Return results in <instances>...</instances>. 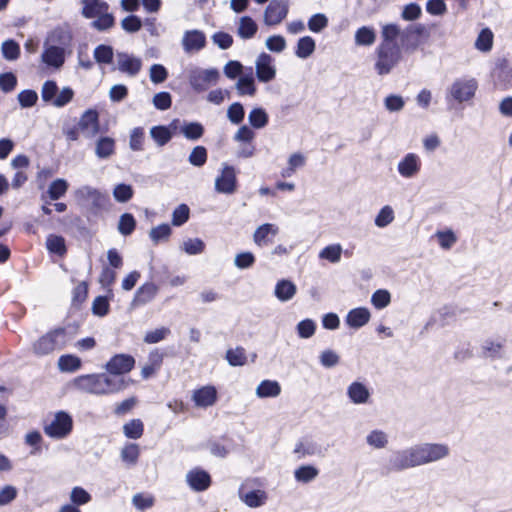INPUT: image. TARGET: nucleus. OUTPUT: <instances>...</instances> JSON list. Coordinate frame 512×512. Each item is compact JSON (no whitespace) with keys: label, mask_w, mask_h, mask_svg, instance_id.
Masks as SVG:
<instances>
[{"label":"nucleus","mask_w":512,"mask_h":512,"mask_svg":"<svg viewBox=\"0 0 512 512\" xmlns=\"http://www.w3.org/2000/svg\"><path fill=\"white\" fill-rule=\"evenodd\" d=\"M449 448L440 443H423L407 449L395 451L389 458L387 472L402 471L408 468L436 462L448 456Z\"/></svg>","instance_id":"f257e3e1"},{"label":"nucleus","mask_w":512,"mask_h":512,"mask_svg":"<svg viewBox=\"0 0 512 512\" xmlns=\"http://www.w3.org/2000/svg\"><path fill=\"white\" fill-rule=\"evenodd\" d=\"M73 385L81 392L94 395H108L125 389L127 382L123 378L99 373L78 376L74 379Z\"/></svg>","instance_id":"f03ea898"},{"label":"nucleus","mask_w":512,"mask_h":512,"mask_svg":"<svg viewBox=\"0 0 512 512\" xmlns=\"http://www.w3.org/2000/svg\"><path fill=\"white\" fill-rule=\"evenodd\" d=\"M81 15L93 19L91 26L98 31H106L115 24V18L109 11V4L104 0H81Z\"/></svg>","instance_id":"7ed1b4c3"},{"label":"nucleus","mask_w":512,"mask_h":512,"mask_svg":"<svg viewBox=\"0 0 512 512\" xmlns=\"http://www.w3.org/2000/svg\"><path fill=\"white\" fill-rule=\"evenodd\" d=\"M71 340L65 328L58 327L49 330L39 337L32 345L33 352L38 356L49 355L62 350Z\"/></svg>","instance_id":"20e7f679"},{"label":"nucleus","mask_w":512,"mask_h":512,"mask_svg":"<svg viewBox=\"0 0 512 512\" xmlns=\"http://www.w3.org/2000/svg\"><path fill=\"white\" fill-rule=\"evenodd\" d=\"M478 90V81L474 77L463 76L454 79L446 90V101L449 103H470Z\"/></svg>","instance_id":"39448f33"},{"label":"nucleus","mask_w":512,"mask_h":512,"mask_svg":"<svg viewBox=\"0 0 512 512\" xmlns=\"http://www.w3.org/2000/svg\"><path fill=\"white\" fill-rule=\"evenodd\" d=\"M73 97L74 91L72 88L66 86L60 90L57 83L53 80H47L42 85L41 98L43 102L56 108L66 106L72 101Z\"/></svg>","instance_id":"423d86ee"},{"label":"nucleus","mask_w":512,"mask_h":512,"mask_svg":"<svg viewBox=\"0 0 512 512\" xmlns=\"http://www.w3.org/2000/svg\"><path fill=\"white\" fill-rule=\"evenodd\" d=\"M376 55L375 69L379 75H386L401 60V49L399 46L379 44L376 48Z\"/></svg>","instance_id":"0eeeda50"},{"label":"nucleus","mask_w":512,"mask_h":512,"mask_svg":"<svg viewBox=\"0 0 512 512\" xmlns=\"http://www.w3.org/2000/svg\"><path fill=\"white\" fill-rule=\"evenodd\" d=\"M73 428L72 417L64 412H57L53 419L44 426V433L53 439H63L67 437Z\"/></svg>","instance_id":"6e6552de"},{"label":"nucleus","mask_w":512,"mask_h":512,"mask_svg":"<svg viewBox=\"0 0 512 512\" xmlns=\"http://www.w3.org/2000/svg\"><path fill=\"white\" fill-rule=\"evenodd\" d=\"M220 79V73L216 68L193 69L189 73V84L196 92H203L210 85H215Z\"/></svg>","instance_id":"1a4fd4ad"},{"label":"nucleus","mask_w":512,"mask_h":512,"mask_svg":"<svg viewBox=\"0 0 512 512\" xmlns=\"http://www.w3.org/2000/svg\"><path fill=\"white\" fill-rule=\"evenodd\" d=\"M256 78L261 83H269L276 78L275 59L266 52H261L255 59Z\"/></svg>","instance_id":"9d476101"},{"label":"nucleus","mask_w":512,"mask_h":512,"mask_svg":"<svg viewBox=\"0 0 512 512\" xmlns=\"http://www.w3.org/2000/svg\"><path fill=\"white\" fill-rule=\"evenodd\" d=\"M237 188L236 170L233 166L223 164L220 174L215 179V190L218 193L233 194Z\"/></svg>","instance_id":"9b49d317"},{"label":"nucleus","mask_w":512,"mask_h":512,"mask_svg":"<svg viewBox=\"0 0 512 512\" xmlns=\"http://www.w3.org/2000/svg\"><path fill=\"white\" fill-rule=\"evenodd\" d=\"M289 11V5L286 1L272 0L264 11L263 21L267 26H276L280 24Z\"/></svg>","instance_id":"f8f14e48"},{"label":"nucleus","mask_w":512,"mask_h":512,"mask_svg":"<svg viewBox=\"0 0 512 512\" xmlns=\"http://www.w3.org/2000/svg\"><path fill=\"white\" fill-rule=\"evenodd\" d=\"M206 35L198 29L187 30L183 33L181 45L185 53H197L206 46Z\"/></svg>","instance_id":"ddd939ff"},{"label":"nucleus","mask_w":512,"mask_h":512,"mask_svg":"<svg viewBox=\"0 0 512 512\" xmlns=\"http://www.w3.org/2000/svg\"><path fill=\"white\" fill-rule=\"evenodd\" d=\"M135 365V359L131 355L117 354L113 356L106 364V371L117 377L119 375L130 372Z\"/></svg>","instance_id":"4468645a"},{"label":"nucleus","mask_w":512,"mask_h":512,"mask_svg":"<svg viewBox=\"0 0 512 512\" xmlns=\"http://www.w3.org/2000/svg\"><path fill=\"white\" fill-rule=\"evenodd\" d=\"M78 126L85 138L95 137L100 131L98 112L92 109L85 111L80 117Z\"/></svg>","instance_id":"2eb2a0df"},{"label":"nucleus","mask_w":512,"mask_h":512,"mask_svg":"<svg viewBox=\"0 0 512 512\" xmlns=\"http://www.w3.org/2000/svg\"><path fill=\"white\" fill-rule=\"evenodd\" d=\"M117 69L130 77L136 76L142 69L141 58L125 53H117Z\"/></svg>","instance_id":"dca6fc26"},{"label":"nucleus","mask_w":512,"mask_h":512,"mask_svg":"<svg viewBox=\"0 0 512 512\" xmlns=\"http://www.w3.org/2000/svg\"><path fill=\"white\" fill-rule=\"evenodd\" d=\"M422 162L415 153L406 154L397 165V171L403 178H414L420 172Z\"/></svg>","instance_id":"f3484780"},{"label":"nucleus","mask_w":512,"mask_h":512,"mask_svg":"<svg viewBox=\"0 0 512 512\" xmlns=\"http://www.w3.org/2000/svg\"><path fill=\"white\" fill-rule=\"evenodd\" d=\"M41 60L49 67L59 69L65 62V50L63 47L45 43Z\"/></svg>","instance_id":"a211bd4d"},{"label":"nucleus","mask_w":512,"mask_h":512,"mask_svg":"<svg viewBox=\"0 0 512 512\" xmlns=\"http://www.w3.org/2000/svg\"><path fill=\"white\" fill-rule=\"evenodd\" d=\"M73 39L72 31L69 25L64 24L55 27L51 30L46 38L45 43L50 45H57L59 47H69Z\"/></svg>","instance_id":"6ab92c4d"},{"label":"nucleus","mask_w":512,"mask_h":512,"mask_svg":"<svg viewBox=\"0 0 512 512\" xmlns=\"http://www.w3.org/2000/svg\"><path fill=\"white\" fill-rule=\"evenodd\" d=\"M192 400L197 407H210L217 400V390L212 385L203 386L193 391Z\"/></svg>","instance_id":"aec40b11"},{"label":"nucleus","mask_w":512,"mask_h":512,"mask_svg":"<svg viewBox=\"0 0 512 512\" xmlns=\"http://www.w3.org/2000/svg\"><path fill=\"white\" fill-rule=\"evenodd\" d=\"M186 481L190 488L195 491H204L208 489L211 484L210 475L206 471L198 468L187 473Z\"/></svg>","instance_id":"412c9836"},{"label":"nucleus","mask_w":512,"mask_h":512,"mask_svg":"<svg viewBox=\"0 0 512 512\" xmlns=\"http://www.w3.org/2000/svg\"><path fill=\"white\" fill-rule=\"evenodd\" d=\"M157 293L158 286L153 282H146L136 290L131 305L133 307L144 305L152 301Z\"/></svg>","instance_id":"4be33fe9"},{"label":"nucleus","mask_w":512,"mask_h":512,"mask_svg":"<svg viewBox=\"0 0 512 512\" xmlns=\"http://www.w3.org/2000/svg\"><path fill=\"white\" fill-rule=\"evenodd\" d=\"M248 73L240 76L235 84V89L239 96H255L257 87L255 78L252 73V68H247Z\"/></svg>","instance_id":"5701e85b"},{"label":"nucleus","mask_w":512,"mask_h":512,"mask_svg":"<svg viewBox=\"0 0 512 512\" xmlns=\"http://www.w3.org/2000/svg\"><path fill=\"white\" fill-rule=\"evenodd\" d=\"M278 232L279 227L277 225L272 223L262 224L254 231L253 241L259 247L265 246L271 242L269 237L276 236Z\"/></svg>","instance_id":"b1692460"},{"label":"nucleus","mask_w":512,"mask_h":512,"mask_svg":"<svg viewBox=\"0 0 512 512\" xmlns=\"http://www.w3.org/2000/svg\"><path fill=\"white\" fill-rule=\"evenodd\" d=\"M370 311L365 307H358L350 310L346 315V324L354 329H358L366 325L370 320Z\"/></svg>","instance_id":"393cba45"},{"label":"nucleus","mask_w":512,"mask_h":512,"mask_svg":"<svg viewBox=\"0 0 512 512\" xmlns=\"http://www.w3.org/2000/svg\"><path fill=\"white\" fill-rule=\"evenodd\" d=\"M347 395L354 404H365L369 401L370 391L361 382H352L347 388Z\"/></svg>","instance_id":"a878e982"},{"label":"nucleus","mask_w":512,"mask_h":512,"mask_svg":"<svg viewBox=\"0 0 512 512\" xmlns=\"http://www.w3.org/2000/svg\"><path fill=\"white\" fill-rule=\"evenodd\" d=\"M255 394L258 398H276L281 394V386L276 380H263L256 387Z\"/></svg>","instance_id":"bb28decb"},{"label":"nucleus","mask_w":512,"mask_h":512,"mask_svg":"<svg viewBox=\"0 0 512 512\" xmlns=\"http://www.w3.org/2000/svg\"><path fill=\"white\" fill-rule=\"evenodd\" d=\"M297 292L296 285L286 279L279 280L275 285L274 295L281 302L291 300Z\"/></svg>","instance_id":"cd10ccee"},{"label":"nucleus","mask_w":512,"mask_h":512,"mask_svg":"<svg viewBox=\"0 0 512 512\" xmlns=\"http://www.w3.org/2000/svg\"><path fill=\"white\" fill-rule=\"evenodd\" d=\"M239 498L250 508H257L265 504L267 494L264 490H252L244 492L242 489L239 491Z\"/></svg>","instance_id":"c85d7f7f"},{"label":"nucleus","mask_w":512,"mask_h":512,"mask_svg":"<svg viewBox=\"0 0 512 512\" xmlns=\"http://www.w3.org/2000/svg\"><path fill=\"white\" fill-rule=\"evenodd\" d=\"M402 36L401 28L396 23H386L381 27V43L390 46H399L396 40Z\"/></svg>","instance_id":"c756f323"},{"label":"nucleus","mask_w":512,"mask_h":512,"mask_svg":"<svg viewBox=\"0 0 512 512\" xmlns=\"http://www.w3.org/2000/svg\"><path fill=\"white\" fill-rule=\"evenodd\" d=\"M258 31L257 23L250 16H242L239 18L237 35L243 39L248 40L253 38Z\"/></svg>","instance_id":"7c9ffc66"},{"label":"nucleus","mask_w":512,"mask_h":512,"mask_svg":"<svg viewBox=\"0 0 512 512\" xmlns=\"http://www.w3.org/2000/svg\"><path fill=\"white\" fill-rule=\"evenodd\" d=\"M162 362L163 355L158 350L150 352L148 356V362L143 366L141 370V376L144 379H148L160 369Z\"/></svg>","instance_id":"2f4dec72"},{"label":"nucleus","mask_w":512,"mask_h":512,"mask_svg":"<svg viewBox=\"0 0 512 512\" xmlns=\"http://www.w3.org/2000/svg\"><path fill=\"white\" fill-rule=\"evenodd\" d=\"M179 132L190 141L200 139L204 134V126L199 122L184 121L180 127Z\"/></svg>","instance_id":"473e14b6"},{"label":"nucleus","mask_w":512,"mask_h":512,"mask_svg":"<svg viewBox=\"0 0 512 512\" xmlns=\"http://www.w3.org/2000/svg\"><path fill=\"white\" fill-rule=\"evenodd\" d=\"M316 48L315 40L311 36H304L298 39L295 55L300 59H307L310 57Z\"/></svg>","instance_id":"72a5a7b5"},{"label":"nucleus","mask_w":512,"mask_h":512,"mask_svg":"<svg viewBox=\"0 0 512 512\" xmlns=\"http://www.w3.org/2000/svg\"><path fill=\"white\" fill-rule=\"evenodd\" d=\"M354 40L357 46H371L376 40V32L372 27L362 26L356 30Z\"/></svg>","instance_id":"f704fd0d"},{"label":"nucleus","mask_w":512,"mask_h":512,"mask_svg":"<svg viewBox=\"0 0 512 512\" xmlns=\"http://www.w3.org/2000/svg\"><path fill=\"white\" fill-rule=\"evenodd\" d=\"M81 359L73 354H65L59 357L57 366L61 372H75L81 368Z\"/></svg>","instance_id":"c9c22d12"},{"label":"nucleus","mask_w":512,"mask_h":512,"mask_svg":"<svg viewBox=\"0 0 512 512\" xmlns=\"http://www.w3.org/2000/svg\"><path fill=\"white\" fill-rule=\"evenodd\" d=\"M115 152V141L111 137H101L96 142L95 154L98 158L105 159Z\"/></svg>","instance_id":"e433bc0d"},{"label":"nucleus","mask_w":512,"mask_h":512,"mask_svg":"<svg viewBox=\"0 0 512 512\" xmlns=\"http://www.w3.org/2000/svg\"><path fill=\"white\" fill-rule=\"evenodd\" d=\"M150 136L158 146L162 147L171 140L172 132L169 127L158 125L150 129Z\"/></svg>","instance_id":"4c0bfd02"},{"label":"nucleus","mask_w":512,"mask_h":512,"mask_svg":"<svg viewBox=\"0 0 512 512\" xmlns=\"http://www.w3.org/2000/svg\"><path fill=\"white\" fill-rule=\"evenodd\" d=\"M268 114L263 108H253L248 114V122L255 129L264 128L268 124Z\"/></svg>","instance_id":"58836bf2"},{"label":"nucleus","mask_w":512,"mask_h":512,"mask_svg":"<svg viewBox=\"0 0 512 512\" xmlns=\"http://www.w3.org/2000/svg\"><path fill=\"white\" fill-rule=\"evenodd\" d=\"M75 195L78 199L91 201L95 205H98L102 199L100 191L88 185L78 188Z\"/></svg>","instance_id":"ea45409f"},{"label":"nucleus","mask_w":512,"mask_h":512,"mask_svg":"<svg viewBox=\"0 0 512 512\" xmlns=\"http://www.w3.org/2000/svg\"><path fill=\"white\" fill-rule=\"evenodd\" d=\"M93 56L98 64L108 65L113 61L114 51L110 45L100 44L94 49Z\"/></svg>","instance_id":"a19ab883"},{"label":"nucleus","mask_w":512,"mask_h":512,"mask_svg":"<svg viewBox=\"0 0 512 512\" xmlns=\"http://www.w3.org/2000/svg\"><path fill=\"white\" fill-rule=\"evenodd\" d=\"M144 432V424L140 419H132L123 425V433L129 439H139Z\"/></svg>","instance_id":"79ce46f5"},{"label":"nucleus","mask_w":512,"mask_h":512,"mask_svg":"<svg viewBox=\"0 0 512 512\" xmlns=\"http://www.w3.org/2000/svg\"><path fill=\"white\" fill-rule=\"evenodd\" d=\"M342 251V246L339 243L331 244L324 247L319 252V258L327 260L330 263H338L341 260Z\"/></svg>","instance_id":"37998d69"},{"label":"nucleus","mask_w":512,"mask_h":512,"mask_svg":"<svg viewBox=\"0 0 512 512\" xmlns=\"http://www.w3.org/2000/svg\"><path fill=\"white\" fill-rule=\"evenodd\" d=\"M1 53L4 59L15 61L20 57V46L15 40H5L1 44Z\"/></svg>","instance_id":"c03bdc74"},{"label":"nucleus","mask_w":512,"mask_h":512,"mask_svg":"<svg viewBox=\"0 0 512 512\" xmlns=\"http://www.w3.org/2000/svg\"><path fill=\"white\" fill-rule=\"evenodd\" d=\"M319 474L316 467L312 465H302L294 472V477L298 482L308 483L314 480Z\"/></svg>","instance_id":"a18cd8bd"},{"label":"nucleus","mask_w":512,"mask_h":512,"mask_svg":"<svg viewBox=\"0 0 512 512\" xmlns=\"http://www.w3.org/2000/svg\"><path fill=\"white\" fill-rule=\"evenodd\" d=\"M226 360L231 366H243L247 362L246 351L243 347L237 346L234 349H228Z\"/></svg>","instance_id":"49530a36"},{"label":"nucleus","mask_w":512,"mask_h":512,"mask_svg":"<svg viewBox=\"0 0 512 512\" xmlns=\"http://www.w3.org/2000/svg\"><path fill=\"white\" fill-rule=\"evenodd\" d=\"M68 190V183L65 179L58 178L51 182L48 187V195L51 200H58L63 197Z\"/></svg>","instance_id":"de8ad7c7"},{"label":"nucleus","mask_w":512,"mask_h":512,"mask_svg":"<svg viewBox=\"0 0 512 512\" xmlns=\"http://www.w3.org/2000/svg\"><path fill=\"white\" fill-rule=\"evenodd\" d=\"M493 45V33L489 28H484L479 33L476 41L475 47L477 50L482 52H488L492 49Z\"/></svg>","instance_id":"09e8293b"},{"label":"nucleus","mask_w":512,"mask_h":512,"mask_svg":"<svg viewBox=\"0 0 512 512\" xmlns=\"http://www.w3.org/2000/svg\"><path fill=\"white\" fill-rule=\"evenodd\" d=\"M46 247L49 252L62 256L66 253L65 240L62 236L49 235L46 240Z\"/></svg>","instance_id":"8fccbe9b"},{"label":"nucleus","mask_w":512,"mask_h":512,"mask_svg":"<svg viewBox=\"0 0 512 512\" xmlns=\"http://www.w3.org/2000/svg\"><path fill=\"white\" fill-rule=\"evenodd\" d=\"M181 249L188 255H198L205 250V243L200 238H188L183 241Z\"/></svg>","instance_id":"3c124183"},{"label":"nucleus","mask_w":512,"mask_h":512,"mask_svg":"<svg viewBox=\"0 0 512 512\" xmlns=\"http://www.w3.org/2000/svg\"><path fill=\"white\" fill-rule=\"evenodd\" d=\"M135 227L136 221L132 214L124 213L120 216L118 222V231L121 235L128 236L132 234V232L135 230Z\"/></svg>","instance_id":"603ef678"},{"label":"nucleus","mask_w":512,"mask_h":512,"mask_svg":"<svg viewBox=\"0 0 512 512\" xmlns=\"http://www.w3.org/2000/svg\"><path fill=\"white\" fill-rule=\"evenodd\" d=\"M139 453V446L135 443H129L122 448L121 459L129 465H134L138 460Z\"/></svg>","instance_id":"864d4df0"},{"label":"nucleus","mask_w":512,"mask_h":512,"mask_svg":"<svg viewBox=\"0 0 512 512\" xmlns=\"http://www.w3.org/2000/svg\"><path fill=\"white\" fill-rule=\"evenodd\" d=\"M367 443L376 449L384 448L388 443V437L381 430H373L366 437Z\"/></svg>","instance_id":"5fc2aeb1"},{"label":"nucleus","mask_w":512,"mask_h":512,"mask_svg":"<svg viewBox=\"0 0 512 512\" xmlns=\"http://www.w3.org/2000/svg\"><path fill=\"white\" fill-rule=\"evenodd\" d=\"M395 216L393 209L386 205L381 208L378 214L375 217V225L379 228H384L393 222Z\"/></svg>","instance_id":"6e6d98bb"},{"label":"nucleus","mask_w":512,"mask_h":512,"mask_svg":"<svg viewBox=\"0 0 512 512\" xmlns=\"http://www.w3.org/2000/svg\"><path fill=\"white\" fill-rule=\"evenodd\" d=\"M145 134L141 127L134 128L130 133L129 147L132 151H142L144 147Z\"/></svg>","instance_id":"4d7b16f0"},{"label":"nucleus","mask_w":512,"mask_h":512,"mask_svg":"<svg viewBox=\"0 0 512 512\" xmlns=\"http://www.w3.org/2000/svg\"><path fill=\"white\" fill-rule=\"evenodd\" d=\"M133 194L132 186L124 183L116 185L113 190L114 199L120 203L128 202L133 197Z\"/></svg>","instance_id":"13d9d810"},{"label":"nucleus","mask_w":512,"mask_h":512,"mask_svg":"<svg viewBox=\"0 0 512 512\" xmlns=\"http://www.w3.org/2000/svg\"><path fill=\"white\" fill-rule=\"evenodd\" d=\"M328 26V18L323 13L312 15L308 20V29L313 33H320Z\"/></svg>","instance_id":"bf43d9fd"},{"label":"nucleus","mask_w":512,"mask_h":512,"mask_svg":"<svg viewBox=\"0 0 512 512\" xmlns=\"http://www.w3.org/2000/svg\"><path fill=\"white\" fill-rule=\"evenodd\" d=\"M188 161L195 167L203 166L207 161V150L204 146H196L189 154Z\"/></svg>","instance_id":"052dcab7"},{"label":"nucleus","mask_w":512,"mask_h":512,"mask_svg":"<svg viewBox=\"0 0 512 512\" xmlns=\"http://www.w3.org/2000/svg\"><path fill=\"white\" fill-rule=\"evenodd\" d=\"M171 235V227L168 224H160L152 228L149 232L151 240L157 244L160 241L167 240Z\"/></svg>","instance_id":"680f3d73"},{"label":"nucleus","mask_w":512,"mask_h":512,"mask_svg":"<svg viewBox=\"0 0 512 512\" xmlns=\"http://www.w3.org/2000/svg\"><path fill=\"white\" fill-rule=\"evenodd\" d=\"M265 46L271 52L281 53L286 49L287 43L283 36L273 35L266 39Z\"/></svg>","instance_id":"e2e57ef3"},{"label":"nucleus","mask_w":512,"mask_h":512,"mask_svg":"<svg viewBox=\"0 0 512 512\" xmlns=\"http://www.w3.org/2000/svg\"><path fill=\"white\" fill-rule=\"evenodd\" d=\"M245 116L243 105L239 102L232 103L227 109V117L233 124H240Z\"/></svg>","instance_id":"0e129e2a"},{"label":"nucleus","mask_w":512,"mask_h":512,"mask_svg":"<svg viewBox=\"0 0 512 512\" xmlns=\"http://www.w3.org/2000/svg\"><path fill=\"white\" fill-rule=\"evenodd\" d=\"M391 301L390 293L387 290L379 289L372 294L371 303L377 309H383L389 305Z\"/></svg>","instance_id":"69168bd1"},{"label":"nucleus","mask_w":512,"mask_h":512,"mask_svg":"<svg viewBox=\"0 0 512 512\" xmlns=\"http://www.w3.org/2000/svg\"><path fill=\"white\" fill-rule=\"evenodd\" d=\"M243 70H244L243 65L239 61H236V60L228 61L223 68V72H224L225 76L232 80L244 75Z\"/></svg>","instance_id":"338daca9"},{"label":"nucleus","mask_w":512,"mask_h":512,"mask_svg":"<svg viewBox=\"0 0 512 512\" xmlns=\"http://www.w3.org/2000/svg\"><path fill=\"white\" fill-rule=\"evenodd\" d=\"M121 27L128 33H135L141 29L142 21L138 16L131 14L121 20Z\"/></svg>","instance_id":"774afa93"}]
</instances>
